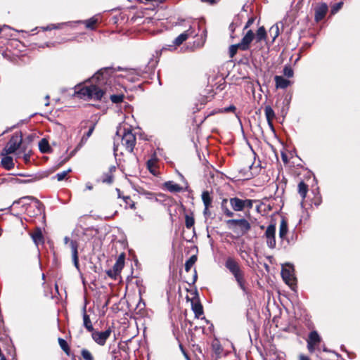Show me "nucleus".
Returning <instances> with one entry per match:
<instances>
[{"instance_id":"nucleus-24","label":"nucleus","mask_w":360,"mask_h":360,"mask_svg":"<svg viewBox=\"0 0 360 360\" xmlns=\"http://www.w3.org/2000/svg\"><path fill=\"white\" fill-rule=\"evenodd\" d=\"M308 191V186L303 181H300L298 184V193L302 197V200L305 198ZM303 201L301 202L302 207L303 206Z\"/></svg>"},{"instance_id":"nucleus-5","label":"nucleus","mask_w":360,"mask_h":360,"mask_svg":"<svg viewBox=\"0 0 360 360\" xmlns=\"http://www.w3.org/2000/svg\"><path fill=\"white\" fill-rule=\"evenodd\" d=\"M226 224L234 233L238 236H242L246 234L251 229V225L245 219H229Z\"/></svg>"},{"instance_id":"nucleus-40","label":"nucleus","mask_w":360,"mask_h":360,"mask_svg":"<svg viewBox=\"0 0 360 360\" xmlns=\"http://www.w3.org/2000/svg\"><path fill=\"white\" fill-rule=\"evenodd\" d=\"M81 355L84 360H94L93 356L91 354V352L86 349H83L81 351Z\"/></svg>"},{"instance_id":"nucleus-53","label":"nucleus","mask_w":360,"mask_h":360,"mask_svg":"<svg viewBox=\"0 0 360 360\" xmlns=\"http://www.w3.org/2000/svg\"><path fill=\"white\" fill-rule=\"evenodd\" d=\"M89 137H87V136L86 134H84L82 137V139H81V141L79 144H82V146H83V144H84L86 141L88 140Z\"/></svg>"},{"instance_id":"nucleus-25","label":"nucleus","mask_w":360,"mask_h":360,"mask_svg":"<svg viewBox=\"0 0 360 360\" xmlns=\"http://www.w3.org/2000/svg\"><path fill=\"white\" fill-rule=\"evenodd\" d=\"M192 310L195 314V316L198 319L203 314L202 306L199 302H192Z\"/></svg>"},{"instance_id":"nucleus-2","label":"nucleus","mask_w":360,"mask_h":360,"mask_svg":"<svg viewBox=\"0 0 360 360\" xmlns=\"http://www.w3.org/2000/svg\"><path fill=\"white\" fill-rule=\"evenodd\" d=\"M17 205H21L23 208H25L27 214L31 217L39 215L43 212V205L33 196H24L15 200L7 210H11Z\"/></svg>"},{"instance_id":"nucleus-56","label":"nucleus","mask_w":360,"mask_h":360,"mask_svg":"<svg viewBox=\"0 0 360 360\" xmlns=\"http://www.w3.org/2000/svg\"><path fill=\"white\" fill-rule=\"evenodd\" d=\"M201 1H202L204 3H208L210 4H213L216 3L217 0H201Z\"/></svg>"},{"instance_id":"nucleus-14","label":"nucleus","mask_w":360,"mask_h":360,"mask_svg":"<svg viewBox=\"0 0 360 360\" xmlns=\"http://www.w3.org/2000/svg\"><path fill=\"white\" fill-rule=\"evenodd\" d=\"M255 38L254 32L250 30L247 32L245 36L242 38L240 43V50L247 51L250 48V45Z\"/></svg>"},{"instance_id":"nucleus-43","label":"nucleus","mask_w":360,"mask_h":360,"mask_svg":"<svg viewBox=\"0 0 360 360\" xmlns=\"http://www.w3.org/2000/svg\"><path fill=\"white\" fill-rule=\"evenodd\" d=\"M270 33L271 34H274V36H273V41H274L276 39V38L278 36L279 34V29H278V27L277 25H274L272 26L271 28H270V30H269Z\"/></svg>"},{"instance_id":"nucleus-46","label":"nucleus","mask_w":360,"mask_h":360,"mask_svg":"<svg viewBox=\"0 0 360 360\" xmlns=\"http://www.w3.org/2000/svg\"><path fill=\"white\" fill-rule=\"evenodd\" d=\"M343 5V2H338L333 6L331 8V13L335 14L339 10L341 9L342 6Z\"/></svg>"},{"instance_id":"nucleus-12","label":"nucleus","mask_w":360,"mask_h":360,"mask_svg":"<svg viewBox=\"0 0 360 360\" xmlns=\"http://www.w3.org/2000/svg\"><path fill=\"white\" fill-rule=\"evenodd\" d=\"M281 276L284 281L289 285L294 284L295 278L294 276V269L292 266L288 265L287 267L283 268L281 271Z\"/></svg>"},{"instance_id":"nucleus-16","label":"nucleus","mask_w":360,"mask_h":360,"mask_svg":"<svg viewBox=\"0 0 360 360\" xmlns=\"http://www.w3.org/2000/svg\"><path fill=\"white\" fill-rule=\"evenodd\" d=\"M328 10V5L326 3L319 4L315 8V20H321L327 13Z\"/></svg>"},{"instance_id":"nucleus-38","label":"nucleus","mask_w":360,"mask_h":360,"mask_svg":"<svg viewBox=\"0 0 360 360\" xmlns=\"http://www.w3.org/2000/svg\"><path fill=\"white\" fill-rule=\"evenodd\" d=\"M194 223H195V220H194L193 217L189 216V215H186L185 224H186V226L187 229H191V227H193L194 225Z\"/></svg>"},{"instance_id":"nucleus-11","label":"nucleus","mask_w":360,"mask_h":360,"mask_svg":"<svg viewBox=\"0 0 360 360\" xmlns=\"http://www.w3.org/2000/svg\"><path fill=\"white\" fill-rule=\"evenodd\" d=\"M264 237L267 246L274 249L276 247V224H271L269 225L266 229Z\"/></svg>"},{"instance_id":"nucleus-9","label":"nucleus","mask_w":360,"mask_h":360,"mask_svg":"<svg viewBox=\"0 0 360 360\" xmlns=\"http://www.w3.org/2000/svg\"><path fill=\"white\" fill-rule=\"evenodd\" d=\"M91 333V338L98 345H105L106 340L109 338L112 333V329L110 327L107 328L105 331H96L93 330Z\"/></svg>"},{"instance_id":"nucleus-8","label":"nucleus","mask_w":360,"mask_h":360,"mask_svg":"<svg viewBox=\"0 0 360 360\" xmlns=\"http://www.w3.org/2000/svg\"><path fill=\"white\" fill-rule=\"evenodd\" d=\"M255 201L250 199L242 200L237 197L231 198L229 200L232 209L236 212L243 211L245 208L250 210L253 207Z\"/></svg>"},{"instance_id":"nucleus-27","label":"nucleus","mask_w":360,"mask_h":360,"mask_svg":"<svg viewBox=\"0 0 360 360\" xmlns=\"http://www.w3.org/2000/svg\"><path fill=\"white\" fill-rule=\"evenodd\" d=\"M97 22L98 18H96V17H92L85 21H75L72 22V24L83 22L86 25V28L93 30L94 28V25L97 23Z\"/></svg>"},{"instance_id":"nucleus-42","label":"nucleus","mask_w":360,"mask_h":360,"mask_svg":"<svg viewBox=\"0 0 360 360\" xmlns=\"http://www.w3.org/2000/svg\"><path fill=\"white\" fill-rule=\"evenodd\" d=\"M238 49H240L239 44L231 45L229 47V54L231 57H233L237 53Z\"/></svg>"},{"instance_id":"nucleus-15","label":"nucleus","mask_w":360,"mask_h":360,"mask_svg":"<svg viewBox=\"0 0 360 360\" xmlns=\"http://www.w3.org/2000/svg\"><path fill=\"white\" fill-rule=\"evenodd\" d=\"M321 341V338L316 331H311L307 340V348L310 352L314 351V347Z\"/></svg>"},{"instance_id":"nucleus-21","label":"nucleus","mask_w":360,"mask_h":360,"mask_svg":"<svg viewBox=\"0 0 360 360\" xmlns=\"http://www.w3.org/2000/svg\"><path fill=\"white\" fill-rule=\"evenodd\" d=\"M288 231V223L285 219H282L279 227V238L281 240H285L287 233Z\"/></svg>"},{"instance_id":"nucleus-61","label":"nucleus","mask_w":360,"mask_h":360,"mask_svg":"<svg viewBox=\"0 0 360 360\" xmlns=\"http://www.w3.org/2000/svg\"><path fill=\"white\" fill-rule=\"evenodd\" d=\"M49 105V103L48 101H46V103H45V105Z\"/></svg>"},{"instance_id":"nucleus-52","label":"nucleus","mask_w":360,"mask_h":360,"mask_svg":"<svg viewBox=\"0 0 360 360\" xmlns=\"http://www.w3.org/2000/svg\"><path fill=\"white\" fill-rule=\"evenodd\" d=\"M89 137H87V136L86 134H84L82 137V139H81V141L79 144H82V146H83V144H84L86 141L88 140Z\"/></svg>"},{"instance_id":"nucleus-34","label":"nucleus","mask_w":360,"mask_h":360,"mask_svg":"<svg viewBox=\"0 0 360 360\" xmlns=\"http://www.w3.org/2000/svg\"><path fill=\"white\" fill-rule=\"evenodd\" d=\"M266 30L264 29V27H260L257 31V33H256V39H257V41H261L262 40L266 38Z\"/></svg>"},{"instance_id":"nucleus-57","label":"nucleus","mask_w":360,"mask_h":360,"mask_svg":"<svg viewBox=\"0 0 360 360\" xmlns=\"http://www.w3.org/2000/svg\"><path fill=\"white\" fill-rule=\"evenodd\" d=\"M300 360H310V359L308 356L302 354L300 356Z\"/></svg>"},{"instance_id":"nucleus-49","label":"nucleus","mask_w":360,"mask_h":360,"mask_svg":"<svg viewBox=\"0 0 360 360\" xmlns=\"http://www.w3.org/2000/svg\"><path fill=\"white\" fill-rule=\"evenodd\" d=\"M107 274L110 278H115L119 274L117 271H114V269H110L107 271Z\"/></svg>"},{"instance_id":"nucleus-26","label":"nucleus","mask_w":360,"mask_h":360,"mask_svg":"<svg viewBox=\"0 0 360 360\" xmlns=\"http://www.w3.org/2000/svg\"><path fill=\"white\" fill-rule=\"evenodd\" d=\"M72 25V22H61L58 24H51L49 25H47L46 27H42L41 29L44 31H49L53 29H61L65 25H70L71 26Z\"/></svg>"},{"instance_id":"nucleus-10","label":"nucleus","mask_w":360,"mask_h":360,"mask_svg":"<svg viewBox=\"0 0 360 360\" xmlns=\"http://www.w3.org/2000/svg\"><path fill=\"white\" fill-rule=\"evenodd\" d=\"M65 244L70 243L72 252V259L74 266L77 270H79V257H78V243L76 240H70L68 236L64 238Z\"/></svg>"},{"instance_id":"nucleus-48","label":"nucleus","mask_w":360,"mask_h":360,"mask_svg":"<svg viewBox=\"0 0 360 360\" xmlns=\"http://www.w3.org/2000/svg\"><path fill=\"white\" fill-rule=\"evenodd\" d=\"M21 153H24L23 158L27 162L30 159V154L29 153H26L25 150L22 148L20 149V150L18 151V155H20Z\"/></svg>"},{"instance_id":"nucleus-32","label":"nucleus","mask_w":360,"mask_h":360,"mask_svg":"<svg viewBox=\"0 0 360 360\" xmlns=\"http://www.w3.org/2000/svg\"><path fill=\"white\" fill-rule=\"evenodd\" d=\"M202 200L205 207H210L212 201L210 193L207 191H203L202 193Z\"/></svg>"},{"instance_id":"nucleus-50","label":"nucleus","mask_w":360,"mask_h":360,"mask_svg":"<svg viewBox=\"0 0 360 360\" xmlns=\"http://www.w3.org/2000/svg\"><path fill=\"white\" fill-rule=\"evenodd\" d=\"M95 125H96V124H92L89 127L88 131L85 134L87 136V137H90L91 136V134L95 129Z\"/></svg>"},{"instance_id":"nucleus-13","label":"nucleus","mask_w":360,"mask_h":360,"mask_svg":"<svg viewBox=\"0 0 360 360\" xmlns=\"http://www.w3.org/2000/svg\"><path fill=\"white\" fill-rule=\"evenodd\" d=\"M129 354L124 347H120L112 352V360H129Z\"/></svg>"},{"instance_id":"nucleus-37","label":"nucleus","mask_w":360,"mask_h":360,"mask_svg":"<svg viewBox=\"0 0 360 360\" xmlns=\"http://www.w3.org/2000/svg\"><path fill=\"white\" fill-rule=\"evenodd\" d=\"M112 169H115V167H112V168H110V171L108 173L105 174L103 175V177L102 179V181L103 183L110 184L112 182V175L111 174V172Z\"/></svg>"},{"instance_id":"nucleus-30","label":"nucleus","mask_w":360,"mask_h":360,"mask_svg":"<svg viewBox=\"0 0 360 360\" xmlns=\"http://www.w3.org/2000/svg\"><path fill=\"white\" fill-rule=\"evenodd\" d=\"M1 165L7 169H11L14 167L13 158L10 156H5L1 159Z\"/></svg>"},{"instance_id":"nucleus-39","label":"nucleus","mask_w":360,"mask_h":360,"mask_svg":"<svg viewBox=\"0 0 360 360\" xmlns=\"http://www.w3.org/2000/svg\"><path fill=\"white\" fill-rule=\"evenodd\" d=\"M110 100L114 103H119L122 101L124 96L122 94L110 95Z\"/></svg>"},{"instance_id":"nucleus-55","label":"nucleus","mask_w":360,"mask_h":360,"mask_svg":"<svg viewBox=\"0 0 360 360\" xmlns=\"http://www.w3.org/2000/svg\"><path fill=\"white\" fill-rule=\"evenodd\" d=\"M236 110V107L234 105H230L228 108L224 109L225 112L234 111Z\"/></svg>"},{"instance_id":"nucleus-60","label":"nucleus","mask_w":360,"mask_h":360,"mask_svg":"<svg viewBox=\"0 0 360 360\" xmlns=\"http://www.w3.org/2000/svg\"><path fill=\"white\" fill-rule=\"evenodd\" d=\"M0 360H6V357L4 356H1Z\"/></svg>"},{"instance_id":"nucleus-58","label":"nucleus","mask_w":360,"mask_h":360,"mask_svg":"<svg viewBox=\"0 0 360 360\" xmlns=\"http://www.w3.org/2000/svg\"><path fill=\"white\" fill-rule=\"evenodd\" d=\"M86 188H87L88 190H91V189H92V188H93L92 185H91V184H89H89H86Z\"/></svg>"},{"instance_id":"nucleus-62","label":"nucleus","mask_w":360,"mask_h":360,"mask_svg":"<svg viewBox=\"0 0 360 360\" xmlns=\"http://www.w3.org/2000/svg\"><path fill=\"white\" fill-rule=\"evenodd\" d=\"M46 99L48 101L49 99V96H46Z\"/></svg>"},{"instance_id":"nucleus-22","label":"nucleus","mask_w":360,"mask_h":360,"mask_svg":"<svg viewBox=\"0 0 360 360\" xmlns=\"http://www.w3.org/2000/svg\"><path fill=\"white\" fill-rule=\"evenodd\" d=\"M124 255L121 254L118 257L115 264L113 265L112 269H114V271H117L118 274H120L121 270L124 267Z\"/></svg>"},{"instance_id":"nucleus-17","label":"nucleus","mask_w":360,"mask_h":360,"mask_svg":"<svg viewBox=\"0 0 360 360\" xmlns=\"http://www.w3.org/2000/svg\"><path fill=\"white\" fill-rule=\"evenodd\" d=\"M265 116L268 122L269 126L271 129H274L272 120L275 118L276 115L270 105H266L264 108Z\"/></svg>"},{"instance_id":"nucleus-36","label":"nucleus","mask_w":360,"mask_h":360,"mask_svg":"<svg viewBox=\"0 0 360 360\" xmlns=\"http://www.w3.org/2000/svg\"><path fill=\"white\" fill-rule=\"evenodd\" d=\"M240 19H239V18H238V17H237V18H235L233 19V22H232L231 23V25H229V30H230V31H231V37H233L232 36V34L234 32V31H235L236 28L238 26H239V25H240Z\"/></svg>"},{"instance_id":"nucleus-33","label":"nucleus","mask_w":360,"mask_h":360,"mask_svg":"<svg viewBox=\"0 0 360 360\" xmlns=\"http://www.w3.org/2000/svg\"><path fill=\"white\" fill-rule=\"evenodd\" d=\"M228 202V200L227 199H224L221 202V210L224 212V214L228 217H232L233 216V212L232 211H231L226 206V204Z\"/></svg>"},{"instance_id":"nucleus-3","label":"nucleus","mask_w":360,"mask_h":360,"mask_svg":"<svg viewBox=\"0 0 360 360\" xmlns=\"http://www.w3.org/2000/svg\"><path fill=\"white\" fill-rule=\"evenodd\" d=\"M121 141V145L125 148V150L129 153H132L135 146L136 139L135 135L131 132L130 129H124L122 132L121 129L117 131L116 136L114 138V153L117 154L119 151L120 144L119 141Z\"/></svg>"},{"instance_id":"nucleus-31","label":"nucleus","mask_w":360,"mask_h":360,"mask_svg":"<svg viewBox=\"0 0 360 360\" xmlns=\"http://www.w3.org/2000/svg\"><path fill=\"white\" fill-rule=\"evenodd\" d=\"M156 162V158H151L147 161V167L148 170L150 172V173H152L154 175L157 174Z\"/></svg>"},{"instance_id":"nucleus-47","label":"nucleus","mask_w":360,"mask_h":360,"mask_svg":"<svg viewBox=\"0 0 360 360\" xmlns=\"http://www.w3.org/2000/svg\"><path fill=\"white\" fill-rule=\"evenodd\" d=\"M58 343L61 349L65 352H67L69 349L67 342L65 340L62 338H58Z\"/></svg>"},{"instance_id":"nucleus-63","label":"nucleus","mask_w":360,"mask_h":360,"mask_svg":"<svg viewBox=\"0 0 360 360\" xmlns=\"http://www.w3.org/2000/svg\"><path fill=\"white\" fill-rule=\"evenodd\" d=\"M122 68L120 67H117V70H120Z\"/></svg>"},{"instance_id":"nucleus-1","label":"nucleus","mask_w":360,"mask_h":360,"mask_svg":"<svg viewBox=\"0 0 360 360\" xmlns=\"http://www.w3.org/2000/svg\"><path fill=\"white\" fill-rule=\"evenodd\" d=\"M116 69L112 67L103 68L98 70L91 77V84L85 86L75 93L80 98L85 100H101L104 94L112 91L115 82L114 73Z\"/></svg>"},{"instance_id":"nucleus-59","label":"nucleus","mask_w":360,"mask_h":360,"mask_svg":"<svg viewBox=\"0 0 360 360\" xmlns=\"http://www.w3.org/2000/svg\"><path fill=\"white\" fill-rule=\"evenodd\" d=\"M194 272H195V274H194V277H193V278H194L193 282H195V281H196V279H197V273H196V271L195 270V271H194Z\"/></svg>"},{"instance_id":"nucleus-20","label":"nucleus","mask_w":360,"mask_h":360,"mask_svg":"<svg viewBox=\"0 0 360 360\" xmlns=\"http://www.w3.org/2000/svg\"><path fill=\"white\" fill-rule=\"evenodd\" d=\"M274 80L276 88L285 89L290 85V81L283 78L282 76H275Z\"/></svg>"},{"instance_id":"nucleus-4","label":"nucleus","mask_w":360,"mask_h":360,"mask_svg":"<svg viewBox=\"0 0 360 360\" xmlns=\"http://www.w3.org/2000/svg\"><path fill=\"white\" fill-rule=\"evenodd\" d=\"M225 266L234 276V278L240 288L243 292H246L244 273L242 271L238 262L233 257H228L225 262Z\"/></svg>"},{"instance_id":"nucleus-29","label":"nucleus","mask_w":360,"mask_h":360,"mask_svg":"<svg viewBox=\"0 0 360 360\" xmlns=\"http://www.w3.org/2000/svg\"><path fill=\"white\" fill-rule=\"evenodd\" d=\"M117 192L118 198H122L126 204V207L129 206L130 208L133 209L135 207V203L131 199L129 196H122L120 190L117 188L116 189Z\"/></svg>"},{"instance_id":"nucleus-19","label":"nucleus","mask_w":360,"mask_h":360,"mask_svg":"<svg viewBox=\"0 0 360 360\" xmlns=\"http://www.w3.org/2000/svg\"><path fill=\"white\" fill-rule=\"evenodd\" d=\"M83 326L89 332H93L94 330L90 317L86 312L85 307L83 309Z\"/></svg>"},{"instance_id":"nucleus-44","label":"nucleus","mask_w":360,"mask_h":360,"mask_svg":"<svg viewBox=\"0 0 360 360\" xmlns=\"http://www.w3.org/2000/svg\"><path fill=\"white\" fill-rule=\"evenodd\" d=\"M283 74L287 77H292L293 76V70L290 66H285L283 68Z\"/></svg>"},{"instance_id":"nucleus-18","label":"nucleus","mask_w":360,"mask_h":360,"mask_svg":"<svg viewBox=\"0 0 360 360\" xmlns=\"http://www.w3.org/2000/svg\"><path fill=\"white\" fill-rule=\"evenodd\" d=\"M165 188L172 193H179L182 191V187L172 181H166L164 184Z\"/></svg>"},{"instance_id":"nucleus-35","label":"nucleus","mask_w":360,"mask_h":360,"mask_svg":"<svg viewBox=\"0 0 360 360\" xmlns=\"http://www.w3.org/2000/svg\"><path fill=\"white\" fill-rule=\"evenodd\" d=\"M197 261V256L192 255L185 263V270L186 271H189L191 267Z\"/></svg>"},{"instance_id":"nucleus-23","label":"nucleus","mask_w":360,"mask_h":360,"mask_svg":"<svg viewBox=\"0 0 360 360\" xmlns=\"http://www.w3.org/2000/svg\"><path fill=\"white\" fill-rule=\"evenodd\" d=\"M31 237L36 245L44 243V237L40 229H37L35 232L32 233Z\"/></svg>"},{"instance_id":"nucleus-6","label":"nucleus","mask_w":360,"mask_h":360,"mask_svg":"<svg viewBox=\"0 0 360 360\" xmlns=\"http://www.w3.org/2000/svg\"><path fill=\"white\" fill-rule=\"evenodd\" d=\"M22 142V136L21 133L14 134L11 136L9 141L7 143L5 148H4L1 154L3 155H6L14 153L18 149H19V150H20V149L22 148H20Z\"/></svg>"},{"instance_id":"nucleus-54","label":"nucleus","mask_w":360,"mask_h":360,"mask_svg":"<svg viewBox=\"0 0 360 360\" xmlns=\"http://www.w3.org/2000/svg\"><path fill=\"white\" fill-rule=\"evenodd\" d=\"M209 207H205L204 210H203V214L205 216L210 215V212L209 210Z\"/></svg>"},{"instance_id":"nucleus-51","label":"nucleus","mask_w":360,"mask_h":360,"mask_svg":"<svg viewBox=\"0 0 360 360\" xmlns=\"http://www.w3.org/2000/svg\"><path fill=\"white\" fill-rule=\"evenodd\" d=\"M255 21V19L254 18H250L248 22H246L245 27H244V30H246L248 29Z\"/></svg>"},{"instance_id":"nucleus-7","label":"nucleus","mask_w":360,"mask_h":360,"mask_svg":"<svg viewBox=\"0 0 360 360\" xmlns=\"http://www.w3.org/2000/svg\"><path fill=\"white\" fill-rule=\"evenodd\" d=\"M197 35L191 25L184 32L179 34L173 41V44L168 45L167 47H164L165 50L173 51L175 50L176 46L181 45L184 41L187 40L189 37H193Z\"/></svg>"},{"instance_id":"nucleus-28","label":"nucleus","mask_w":360,"mask_h":360,"mask_svg":"<svg viewBox=\"0 0 360 360\" xmlns=\"http://www.w3.org/2000/svg\"><path fill=\"white\" fill-rule=\"evenodd\" d=\"M39 148L41 153H47L51 151V147L49 146V141L46 139H42L39 142Z\"/></svg>"},{"instance_id":"nucleus-41","label":"nucleus","mask_w":360,"mask_h":360,"mask_svg":"<svg viewBox=\"0 0 360 360\" xmlns=\"http://www.w3.org/2000/svg\"><path fill=\"white\" fill-rule=\"evenodd\" d=\"M71 172V169H68V170L63 171L62 172H59L56 175V178L58 181H60L65 179L66 176L69 172Z\"/></svg>"},{"instance_id":"nucleus-45","label":"nucleus","mask_w":360,"mask_h":360,"mask_svg":"<svg viewBox=\"0 0 360 360\" xmlns=\"http://www.w3.org/2000/svg\"><path fill=\"white\" fill-rule=\"evenodd\" d=\"M81 147H82V144H78L77 146L70 153L69 156H68L67 158H64V160H63L61 161V163L63 164V163L67 162L71 157L75 155V154L77 153V151L78 150H79V148Z\"/></svg>"}]
</instances>
